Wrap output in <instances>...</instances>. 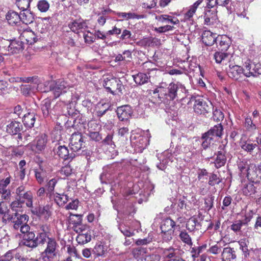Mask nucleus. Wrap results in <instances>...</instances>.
<instances>
[{"mask_svg": "<svg viewBox=\"0 0 261 261\" xmlns=\"http://www.w3.org/2000/svg\"><path fill=\"white\" fill-rule=\"evenodd\" d=\"M242 62L244 76L255 77H257L258 75L261 74V64L260 63H255L249 59H246Z\"/></svg>", "mask_w": 261, "mask_h": 261, "instance_id": "obj_4", "label": "nucleus"}, {"mask_svg": "<svg viewBox=\"0 0 261 261\" xmlns=\"http://www.w3.org/2000/svg\"><path fill=\"white\" fill-rule=\"evenodd\" d=\"M103 86L113 94L122 93L123 86L121 81L116 78L112 77L105 78Z\"/></svg>", "mask_w": 261, "mask_h": 261, "instance_id": "obj_5", "label": "nucleus"}, {"mask_svg": "<svg viewBox=\"0 0 261 261\" xmlns=\"http://www.w3.org/2000/svg\"><path fill=\"white\" fill-rule=\"evenodd\" d=\"M204 24L210 25L214 24L217 21L218 17L217 12L215 10H207L204 15Z\"/></svg>", "mask_w": 261, "mask_h": 261, "instance_id": "obj_22", "label": "nucleus"}, {"mask_svg": "<svg viewBox=\"0 0 261 261\" xmlns=\"http://www.w3.org/2000/svg\"><path fill=\"white\" fill-rule=\"evenodd\" d=\"M35 174L37 181L40 184H43L44 181L47 180V172L41 167L35 170Z\"/></svg>", "mask_w": 261, "mask_h": 261, "instance_id": "obj_31", "label": "nucleus"}, {"mask_svg": "<svg viewBox=\"0 0 261 261\" xmlns=\"http://www.w3.org/2000/svg\"><path fill=\"white\" fill-rule=\"evenodd\" d=\"M225 153L226 151L224 149L217 152V157L215 160V165L217 168H219L225 165L226 162Z\"/></svg>", "mask_w": 261, "mask_h": 261, "instance_id": "obj_26", "label": "nucleus"}, {"mask_svg": "<svg viewBox=\"0 0 261 261\" xmlns=\"http://www.w3.org/2000/svg\"><path fill=\"white\" fill-rule=\"evenodd\" d=\"M240 249L242 251L245 257L249 254V250L248 249L249 241L247 239L240 240L239 242Z\"/></svg>", "mask_w": 261, "mask_h": 261, "instance_id": "obj_44", "label": "nucleus"}, {"mask_svg": "<svg viewBox=\"0 0 261 261\" xmlns=\"http://www.w3.org/2000/svg\"><path fill=\"white\" fill-rule=\"evenodd\" d=\"M143 67L144 71L149 75V77H150V74L152 72H156L158 71L155 65L150 61L145 62L143 65Z\"/></svg>", "mask_w": 261, "mask_h": 261, "instance_id": "obj_42", "label": "nucleus"}, {"mask_svg": "<svg viewBox=\"0 0 261 261\" xmlns=\"http://www.w3.org/2000/svg\"><path fill=\"white\" fill-rule=\"evenodd\" d=\"M68 85L63 80H59L57 81L54 87L50 88V90L53 91V94L56 98L58 97L62 93L66 92V89Z\"/></svg>", "mask_w": 261, "mask_h": 261, "instance_id": "obj_14", "label": "nucleus"}, {"mask_svg": "<svg viewBox=\"0 0 261 261\" xmlns=\"http://www.w3.org/2000/svg\"><path fill=\"white\" fill-rule=\"evenodd\" d=\"M161 256L157 254H151L147 255L145 254L144 256L140 257L137 261H160Z\"/></svg>", "mask_w": 261, "mask_h": 261, "instance_id": "obj_47", "label": "nucleus"}, {"mask_svg": "<svg viewBox=\"0 0 261 261\" xmlns=\"http://www.w3.org/2000/svg\"><path fill=\"white\" fill-rule=\"evenodd\" d=\"M194 100L193 108L195 113L198 114L205 115L211 112L212 105L210 102H207L201 98L195 99Z\"/></svg>", "mask_w": 261, "mask_h": 261, "instance_id": "obj_7", "label": "nucleus"}, {"mask_svg": "<svg viewBox=\"0 0 261 261\" xmlns=\"http://www.w3.org/2000/svg\"><path fill=\"white\" fill-rule=\"evenodd\" d=\"M2 222L4 224H7L10 222H12L15 217H14V213L10 214V211L6 212L2 217Z\"/></svg>", "mask_w": 261, "mask_h": 261, "instance_id": "obj_53", "label": "nucleus"}, {"mask_svg": "<svg viewBox=\"0 0 261 261\" xmlns=\"http://www.w3.org/2000/svg\"><path fill=\"white\" fill-rule=\"evenodd\" d=\"M37 7L41 12H45L48 10L49 8V4L45 0H41L38 2Z\"/></svg>", "mask_w": 261, "mask_h": 261, "instance_id": "obj_59", "label": "nucleus"}, {"mask_svg": "<svg viewBox=\"0 0 261 261\" xmlns=\"http://www.w3.org/2000/svg\"><path fill=\"white\" fill-rule=\"evenodd\" d=\"M245 127L248 131H253L256 129V126L253 123L251 117H246L245 120Z\"/></svg>", "mask_w": 261, "mask_h": 261, "instance_id": "obj_57", "label": "nucleus"}, {"mask_svg": "<svg viewBox=\"0 0 261 261\" xmlns=\"http://www.w3.org/2000/svg\"><path fill=\"white\" fill-rule=\"evenodd\" d=\"M22 129V124L19 122L14 121L7 125L6 131L8 133L14 135L20 132Z\"/></svg>", "mask_w": 261, "mask_h": 261, "instance_id": "obj_21", "label": "nucleus"}, {"mask_svg": "<svg viewBox=\"0 0 261 261\" xmlns=\"http://www.w3.org/2000/svg\"><path fill=\"white\" fill-rule=\"evenodd\" d=\"M14 220L12 221L13 228L15 230H18L22 225L27 223L29 220V216L26 214H20L18 212L14 213Z\"/></svg>", "mask_w": 261, "mask_h": 261, "instance_id": "obj_12", "label": "nucleus"}, {"mask_svg": "<svg viewBox=\"0 0 261 261\" xmlns=\"http://www.w3.org/2000/svg\"><path fill=\"white\" fill-rule=\"evenodd\" d=\"M129 223L126 222V224H119L118 225V229L123 234L124 236L128 237L133 236L134 235V231L130 228L128 226Z\"/></svg>", "mask_w": 261, "mask_h": 261, "instance_id": "obj_38", "label": "nucleus"}, {"mask_svg": "<svg viewBox=\"0 0 261 261\" xmlns=\"http://www.w3.org/2000/svg\"><path fill=\"white\" fill-rule=\"evenodd\" d=\"M10 44V40H2L0 44V51L2 54L7 55V51H9V44Z\"/></svg>", "mask_w": 261, "mask_h": 261, "instance_id": "obj_56", "label": "nucleus"}, {"mask_svg": "<svg viewBox=\"0 0 261 261\" xmlns=\"http://www.w3.org/2000/svg\"><path fill=\"white\" fill-rule=\"evenodd\" d=\"M116 15L119 17L122 18V20H129L130 19H141L144 17L143 15H138L135 13L132 12H116Z\"/></svg>", "mask_w": 261, "mask_h": 261, "instance_id": "obj_30", "label": "nucleus"}, {"mask_svg": "<svg viewBox=\"0 0 261 261\" xmlns=\"http://www.w3.org/2000/svg\"><path fill=\"white\" fill-rule=\"evenodd\" d=\"M243 194L246 196H250L256 192V188L251 182L245 184L242 188Z\"/></svg>", "mask_w": 261, "mask_h": 261, "instance_id": "obj_37", "label": "nucleus"}, {"mask_svg": "<svg viewBox=\"0 0 261 261\" xmlns=\"http://www.w3.org/2000/svg\"><path fill=\"white\" fill-rule=\"evenodd\" d=\"M58 245L53 238H48L45 249L41 253L43 261H55L58 254Z\"/></svg>", "mask_w": 261, "mask_h": 261, "instance_id": "obj_3", "label": "nucleus"}, {"mask_svg": "<svg viewBox=\"0 0 261 261\" xmlns=\"http://www.w3.org/2000/svg\"><path fill=\"white\" fill-rule=\"evenodd\" d=\"M116 113L120 121H124L126 125L129 124V119L133 114V110L129 106L124 105L118 107Z\"/></svg>", "mask_w": 261, "mask_h": 261, "instance_id": "obj_9", "label": "nucleus"}, {"mask_svg": "<svg viewBox=\"0 0 261 261\" xmlns=\"http://www.w3.org/2000/svg\"><path fill=\"white\" fill-rule=\"evenodd\" d=\"M24 201L20 200L18 199H15V200L12 201L10 206L12 210L15 212H18L16 210L17 208H21L23 204L24 203Z\"/></svg>", "mask_w": 261, "mask_h": 261, "instance_id": "obj_61", "label": "nucleus"}, {"mask_svg": "<svg viewBox=\"0 0 261 261\" xmlns=\"http://www.w3.org/2000/svg\"><path fill=\"white\" fill-rule=\"evenodd\" d=\"M36 113L33 112H28L24 114L22 117L24 125L30 128L33 127L36 121Z\"/></svg>", "mask_w": 261, "mask_h": 261, "instance_id": "obj_23", "label": "nucleus"}, {"mask_svg": "<svg viewBox=\"0 0 261 261\" xmlns=\"http://www.w3.org/2000/svg\"><path fill=\"white\" fill-rule=\"evenodd\" d=\"M201 140L202 141V147L204 149H206L210 147L211 144L213 143L215 139L207 132H205L202 134Z\"/></svg>", "mask_w": 261, "mask_h": 261, "instance_id": "obj_33", "label": "nucleus"}, {"mask_svg": "<svg viewBox=\"0 0 261 261\" xmlns=\"http://www.w3.org/2000/svg\"><path fill=\"white\" fill-rule=\"evenodd\" d=\"M247 177L252 182H259L261 180V164L258 166L250 165L247 169Z\"/></svg>", "mask_w": 261, "mask_h": 261, "instance_id": "obj_8", "label": "nucleus"}, {"mask_svg": "<svg viewBox=\"0 0 261 261\" xmlns=\"http://www.w3.org/2000/svg\"><path fill=\"white\" fill-rule=\"evenodd\" d=\"M241 148L247 152L251 153L257 147V144L252 143L250 141H244L241 143Z\"/></svg>", "mask_w": 261, "mask_h": 261, "instance_id": "obj_45", "label": "nucleus"}, {"mask_svg": "<svg viewBox=\"0 0 261 261\" xmlns=\"http://www.w3.org/2000/svg\"><path fill=\"white\" fill-rule=\"evenodd\" d=\"M218 42H219L220 46L219 49H221L222 51H226L228 49L229 45L228 42V39L226 36H218L217 43Z\"/></svg>", "mask_w": 261, "mask_h": 261, "instance_id": "obj_40", "label": "nucleus"}, {"mask_svg": "<svg viewBox=\"0 0 261 261\" xmlns=\"http://www.w3.org/2000/svg\"><path fill=\"white\" fill-rule=\"evenodd\" d=\"M87 21L83 19H75L69 23L68 27L72 32L78 33L79 31L88 28Z\"/></svg>", "mask_w": 261, "mask_h": 261, "instance_id": "obj_13", "label": "nucleus"}, {"mask_svg": "<svg viewBox=\"0 0 261 261\" xmlns=\"http://www.w3.org/2000/svg\"><path fill=\"white\" fill-rule=\"evenodd\" d=\"M179 227V225H176L175 222L170 218H167L164 219L161 226L162 231H168V230H174L175 227Z\"/></svg>", "mask_w": 261, "mask_h": 261, "instance_id": "obj_24", "label": "nucleus"}, {"mask_svg": "<svg viewBox=\"0 0 261 261\" xmlns=\"http://www.w3.org/2000/svg\"><path fill=\"white\" fill-rule=\"evenodd\" d=\"M51 107V100L46 98L42 101L41 110L44 117L48 115Z\"/></svg>", "mask_w": 261, "mask_h": 261, "instance_id": "obj_43", "label": "nucleus"}, {"mask_svg": "<svg viewBox=\"0 0 261 261\" xmlns=\"http://www.w3.org/2000/svg\"><path fill=\"white\" fill-rule=\"evenodd\" d=\"M54 199L57 204L60 206H63L69 200V197L65 194L56 193L54 197Z\"/></svg>", "mask_w": 261, "mask_h": 261, "instance_id": "obj_39", "label": "nucleus"}, {"mask_svg": "<svg viewBox=\"0 0 261 261\" xmlns=\"http://www.w3.org/2000/svg\"><path fill=\"white\" fill-rule=\"evenodd\" d=\"M82 215H74L70 213L69 221L70 224L72 225H80L82 224Z\"/></svg>", "mask_w": 261, "mask_h": 261, "instance_id": "obj_49", "label": "nucleus"}, {"mask_svg": "<svg viewBox=\"0 0 261 261\" xmlns=\"http://www.w3.org/2000/svg\"><path fill=\"white\" fill-rule=\"evenodd\" d=\"M222 246L219 242L214 245H212L208 249V251L213 254H217L221 252Z\"/></svg>", "mask_w": 261, "mask_h": 261, "instance_id": "obj_63", "label": "nucleus"}, {"mask_svg": "<svg viewBox=\"0 0 261 261\" xmlns=\"http://www.w3.org/2000/svg\"><path fill=\"white\" fill-rule=\"evenodd\" d=\"M135 82L138 85H143L148 82L149 75L147 73L140 72L136 75H133Z\"/></svg>", "mask_w": 261, "mask_h": 261, "instance_id": "obj_35", "label": "nucleus"}, {"mask_svg": "<svg viewBox=\"0 0 261 261\" xmlns=\"http://www.w3.org/2000/svg\"><path fill=\"white\" fill-rule=\"evenodd\" d=\"M221 256L222 261H236L237 255L233 248L227 247L223 249Z\"/></svg>", "mask_w": 261, "mask_h": 261, "instance_id": "obj_17", "label": "nucleus"}, {"mask_svg": "<svg viewBox=\"0 0 261 261\" xmlns=\"http://www.w3.org/2000/svg\"><path fill=\"white\" fill-rule=\"evenodd\" d=\"M132 33L129 30L126 29L123 30L120 39L124 42L125 44H132V43L130 41L132 40Z\"/></svg>", "mask_w": 261, "mask_h": 261, "instance_id": "obj_48", "label": "nucleus"}, {"mask_svg": "<svg viewBox=\"0 0 261 261\" xmlns=\"http://www.w3.org/2000/svg\"><path fill=\"white\" fill-rule=\"evenodd\" d=\"M36 235L34 231L24 234L23 236L22 244L27 247L34 248L37 247V242L36 241Z\"/></svg>", "mask_w": 261, "mask_h": 261, "instance_id": "obj_16", "label": "nucleus"}, {"mask_svg": "<svg viewBox=\"0 0 261 261\" xmlns=\"http://www.w3.org/2000/svg\"><path fill=\"white\" fill-rule=\"evenodd\" d=\"M31 0H16V4L20 10H28Z\"/></svg>", "mask_w": 261, "mask_h": 261, "instance_id": "obj_55", "label": "nucleus"}, {"mask_svg": "<svg viewBox=\"0 0 261 261\" xmlns=\"http://www.w3.org/2000/svg\"><path fill=\"white\" fill-rule=\"evenodd\" d=\"M203 0H197L189 7V10L185 14L184 18L190 20L195 13L197 8L201 4Z\"/></svg>", "mask_w": 261, "mask_h": 261, "instance_id": "obj_29", "label": "nucleus"}, {"mask_svg": "<svg viewBox=\"0 0 261 261\" xmlns=\"http://www.w3.org/2000/svg\"><path fill=\"white\" fill-rule=\"evenodd\" d=\"M47 139L45 136H41L38 137L36 143V148L39 150H42L46 146Z\"/></svg>", "mask_w": 261, "mask_h": 261, "instance_id": "obj_52", "label": "nucleus"}, {"mask_svg": "<svg viewBox=\"0 0 261 261\" xmlns=\"http://www.w3.org/2000/svg\"><path fill=\"white\" fill-rule=\"evenodd\" d=\"M54 134L56 136L55 139L59 142L58 145L54 148L56 154L64 161H71L75 155L72 151L70 152L67 146L61 144L62 132L61 130H55Z\"/></svg>", "mask_w": 261, "mask_h": 261, "instance_id": "obj_2", "label": "nucleus"}, {"mask_svg": "<svg viewBox=\"0 0 261 261\" xmlns=\"http://www.w3.org/2000/svg\"><path fill=\"white\" fill-rule=\"evenodd\" d=\"M107 251V247L101 242L97 243L92 250V253L96 256H102Z\"/></svg>", "mask_w": 261, "mask_h": 261, "instance_id": "obj_36", "label": "nucleus"}, {"mask_svg": "<svg viewBox=\"0 0 261 261\" xmlns=\"http://www.w3.org/2000/svg\"><path fill=\"white\" fill-rule=\"evenodd\" d=\"M206 132L215 139L221 137L223 135V127L222 124L220 123L214 125Z\"/></svg>", "mask_w": 261, "mask_h": 261, "instance_id": "obj_28", "label": "nucleus"}, {"mask_svg": "<svg viewBox=\"0 0 261 261\" xmlns=\"http://www.w3.org/2000/svg\"><path fill=\"white\" fill-rule=\"evenodd\" d=\"M19 14L20 21H21L25 24H30L34 21V17L33 13L28 10H22Z\"/></svg>", "mask_w": 261, "mask_h": 261, "instance_id": "obj_25", "label": "nucleus"}, {"mask_svg": "<svg viewBox=\"0 0 261 261\" xmlns=\"http://www.w3.org/2000/svg\"><path fill=\"white\" fill-rule=\"evenodd\" d=\"M206 248V245L204 244L201 246H199L197 248L196 247H192L191 250V253L192 257L195 259L198 257L200 253L202 252V251L205 249Z\"/></svg>", "mask_w": 261, "mask_h": 261, "instance_id": "obj_50", "label": "nucleus"}, {"mask_svg": "<svg viewBox=\"0 0 261 261\" xmlns=\"http://www.w3.org/2000/svg\"><path fill=\"white\" fill-rule=\"evenodd\" d=\"M9 47L10 48L9 52L12 54L19 53L24 49V45L22 41L16 39L10 40Z\"/></svg>", "mask_w": 261, "mask_h": 261, "instance_id": "obj_20", "label": "nucleus"}, {"mask_svg": "<svg viewBox=\"0 0 261 261\" xmlns=\"http://www.w3.org/2000/svg\"><path fill=\"white\" fill-rule=\"evenodd\" d=\"M214 198V196L210 195L204 199V205L206 210L210 211L213 207Z\"/></svg>", "mask_w": 261, "mask_h": 261, "instance_id": "obj_62", "label": "nucleus"}, {"mask_svg": "<svg viewBox=\"0 0 261 261\" xmlns=\"http://www.w3.org/2000/svg\"><path fill=\"white\" fill-rule=\"evenodd\" d=\"M91 240V236L90 232L88 231L85 233H80V234H78L76 240L77 243L80 244H84L89 242H90Z\"/></svg>", "mask_w": 261, "mask_h": 261, "instance_id": "obj_41", "label": "nucleus"}, {"mask_svg": "<svg viewBox=\"0 0 261 261\" xmlns=\"http://www.w3.org/2000/svg\"><path fill=\"white\" fill-rule=\"evenodd\" d=\"M228 56L227 53L218 51L214 54V59L216 63H221L223 60L228 57Z\"/></svg>", "mask_w": 261, "mask_h": 261, "instance_id": "obj_64", "label": "nucleus"}, {"mask_svg": "<svg viewBox=\"0 0 261 261\" xmlns=\"http://www.w3.org/2000/svg\"><path fill=\"white\" fill-rule=\"evenodd\" d=\"M179 237L180 239L187 245L192 246L193 242L192 239L188 232L185 230H182L180 231Z\"/></svg>", "mask_w": 261, "mask_h": 261, "instance_id": "obj_46", "label": "nucleus"}, {"mask_svg": "<svg viewBox=\"0 0 261 261\" xmlns=\"http://www.w3.org/2000/svg\"><path fill=\"white\" fill-rule=\"evenodd\" d=\"M36 238L37 247L39 244H44L46 242V239L49 238L48 237V234L39 232Z\"/></svg>", "mask_w": 261, "mask_h": 261, "instance_id": "obj_60", "label": "nucleus"}, {"mask_svg": "<svg viewBox=\"0 0 261 261\" xmlns=\"http://www.w3.org/2000/svg\"><path fill=\"white\" fill-rule=\"evenodd\" d=\"M172 155L169 152H164L159 157L160 163L156 164L158 169L164 170L170 162H172Z\"/></svg>", "mask_w": 261, "mask_h": 261, "instance_id": "obj_19", "label": "nucleus"}, {"mask_svg": "<svg viewBox=\"0 0 261 261\" xmlns=\"http://www.w3.org/2000/svg\"><path fill=\"white\" fill-rule=\"evenodd\" d=\"M36 214L39 216H42L47 219L51 215L50 206L46 205L44 206H39L36 209Z\"/></svg>", "mask_w": 261, "mask_h": 261, "instance_id": "obj_34", "label": "nucleus"}, {"mask_svg": "<svg viewBox=\"0 0 261 261\" xmlns=\"http://www.w3.org/2000/svg\"><path fill=\"white\" fill-rule=\"evenodd\" d=\"M15 199L25 201L26 205L28 207L33 206V195L30 191H25L23 186L18 187L15 191Z\"/></svg>", "mask_w": 261, "mask_h": 261, "instance_id": "obj_6", "label": "nucleus"}, {"mask_svg": "<svg viewBox=\"0 0 261 261\" xmlns=\"http://www.w3.org/2000/svg\"><path fill=\"white\" fill-rule=\"evenodd\" d=\"M218 36L217 34L213 33L210 31H204L202 34V42L206 46H212L215 43H217Z\"/></svg>", "mask_w": 261, "mask_h": 261, "instance_id": "obj_15", "label": "nucleus"}, {"mask_svg": "<svg viewBox=\"0 0 261 261\" xmlns=\"http://www.w3.org/2000/svg\"><path fill=\"white\" fill-rule=\"evenodd\" d=\"M19 257L18 251L12 249L7 252L0 261H16Z\"/></svg>", "mask_w": 261, "mask_h": 261, "instance_id": "obj_32", "label": "nucleus"}, {"mask_svg": "<svg viewBox=\"0 0 261 261\" xmlns=\"http://www.w3.org/2000/svg\"><path fill=\"white\" fill-rule=\"evenodd\" d=\"M188 91L184 85L179 82H172L167 88L158 87L153 94H158L161 102L169 104L171 101H182L186 96Z\"/></svg>", "mask_w": 261, "mask_h": 261, "instance_id": "obj_1", "label": "nucleus"}, {"mask_svg": "<svg viewBox=\"0 0 261 261\" xmlns=\"http://www.w3.org/2000/svg\"><path fill=\"white\" fill-rule=\"evenodd\" d=\"M176 249L172 247H170L168 248H165L163 250V254L164 257L173 259L172 258L175 256Z\"/></svg>", "mask_w": 261, "mask_h": 261, "instance_id": "obj_54", "label": "nucleus"}, {"mask_svg": "<svg viewBox=\"0 0 261 261\" xmlns=\"http://www.w3.org/2000/svg\"><path fill=\"white\" fill-rule=\"evenodd\" d=\"M84 139L80 133L73 134L70 138L71 150L73 152H76L82 149L84 146Z\"/></svg>", "mask_w": 261, "mask_h": 261, "instance_id": "obj_10", "label": "nucleus"}, {"mask_svg": "<svg viewBox=\"0 0 261 261\" xmlns=\"http://www.w3.org/2000/svg\"><path fill=\"white\" fill-rule=\"evenodd\" d=\"M6 18L10 25H16L20 22L19 14L15 11L10 10L7 13Z\"/></svg>", "mask_w": 261, "mask_h": 261, "instance_id": "obj_27", "label": "nucleus"}, {"mask_svg": "<svg viewBox=\"0 0 261 261\" xmlns=\"http://www.w3.org/2000/svg\"><path fill=\"white\" fill-rule=\"evenodd\" d=\"M227 74L230 78L235 81L242 80L244 76L243 65L241 66L237 65H230L227 69Z\"/></svg>", "mask_w": 261, "mask_h": 261, "instance_id": "obj_11", "label": "nucleus"}, {"mask_svg": "<svg viewBox=\"0 0 261 261\" xmlns=\"http://www.w3.org/2000/svg\"><path fill=\"white\" fill-rule=\"evenodd\" d=\"M21 40H25L28 44H32L37 40L35 34L31 30L25 29L21 33Z\"/></svg>", "mask_w": 261, "mask_h": 261, "instance_id": "obj_18", "label": "nucleus"}, {"mask_svg": "<svg viewBox=\"0 0 261 261\" xmlns=\"http://www.w3.org/2000/svg\"><path fill=\"white\" fill-rule=\"evenodd\" d=\"M0 194L2 199L9 202L11 199V191L8 189L0 188Z\"/></svg>", "mask_w": 261, "mask_h": 261, "instance_id": "obj_58", "label": "nucleus"}, {"mask_svg": "<svg viewBox=\"0 0 261 261\" xmlns=\"http://www.w3.org/2000/svg\"><path fill=\"white\" fill-rule=\"evenodd\" d=\"M222 181V179L219 175L215 173H212L208 178V184L211 186L218 185Z\"/></svg>", "mask_w": 261, "mask_h": 261, "instance_id": "obj_51", "label": "nucleus"}]
</instances>
